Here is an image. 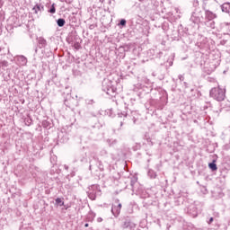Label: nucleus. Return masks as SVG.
Segmentation results:
<instances>
[{"instance_id":"1","label":"nucleus","mask_w":230,"mask_h":230,"mask_svg":"<svg viewBox=\"0 0 230 230\" xmlns=\"http://www.w3.org/2000/svg\"><path fill=\"white\" fill-rule=\"evenodd\" d=\"M210 96L217 100V102H224L226 100V91L221 88H212L210 90Z\"/></svg>"},{"instance_id":"2","label":"nucleus","mask_w":230,"mask_h":230,"mask_svg":"<svg viewBox=\"0 0 230 230\" xmlns=\"http://www.w3.org/2000/svg\"><path fill=\"white\" fill-rule=\"evenodd\" d=\"M102 91L109 96H112L116 93V89L112 85V81L109 79H103L102 81Z\"/></svg>"},{"instance_id":"3","label":"nucleus","mask_w":230,"mask_h":230,"mask_svg":"<svg viewBox=\"0 0 230 230\" xmlns=\"http://www.w3.org/2000/svg\"><path fill=\"white\" fill-rule=\"evenodd\" d=\"M102 195V190H100V185H92L88 192V197L91 200H96V197Z\"/></svg>"},{"instance_id":"4","label":"nucleus","mask_w":230,"mask_h":230,"mask_svg":"<svg viewBox=\"0 0 230 230\" xmlns=\"http://www.w3.org/2000/svg\"><path fill=\"white\" fill-rule=\"evenodd\" d=\"M111 213L113 217H119V213H121V203H119V200L115 202L111 207Z\"/></svg>"},{"instance_id":"5","label":"nucleus","mask_w":230,"mask_h":230,"mask_svg":"<svg viewBox=\"0 0 230 230\" xmlns=\"http://www.w3.org/2000/svg\"><path fill=\"white\" fill-rule=\"evenodd\" d=\"M122 227L123 229H128V227L129 229H134V227H136V224H134L132 220H130V218L128 217L124 220Z\"/></svg>"},{"instance_id":"6","label":"nucleus","mask_w":230,"mask_h":230,"mask_svg":"<svg viewBox=\"0 0 230 230\" xmlns=\"http://www.w3.org/2000/svg\"><path fill=\"white\" fill-rule=\"evenodd\" d=\"M217 19V14L209 10H205V21H213Z\"/></svg>"},{"instance_id":"7","label":"nucleus","mask_w":230,"mask_h":230,"mask_svg":"<svg viewBox=\"0 0 230 230\" xmlns=\"http://www.w3.org/2000/svg\"><path fill=\"white\" fill-rule=\"evenodd\" d=\"M190 21L194 24H199V22H200V17H199V15H197V13L193 12L190 16Z\"/></svg>"},{"instance_id":"8","label":"nucleus","mask_w":230,"mask_h":230,"mask_svg":"<svg viewBox=\"0 0 230 230\" xmlns=\"http://www.w3.org/2000/svg\"><path fill=\"white\" fill-rule=\"evenodd\" d=\"M38 44L40 49L46 48L48 46V41L43 37L38 38Z\"/></svg>"},{"instance_id":"9","label":"nucleus","mask_w":230,"mask_h":230,"mask_svg":"<svg viewBox=\"0 0 230 230\" xmlns=\"http://www.w3.org/2000/svg\"><path fill=\"white\" fill-rule=\"evenodd\" d=\"M221 10L225 13H229L230 12V3H225L221 5Z\"/></svg>"},{"instance_id":"10","label":"nucleus","mask_w":230,"mask_h":230,"mask_svg":"<svg viewBox=\"0 0 230 230\" xmlns=\"http://www.w3.org/2000/svg\"><path fill=\"white\" fill-rule=\"evenodd\" d=\"M205 26H207V28H210L211 30H215V21L211 20V21H208L205 20L204 22Z\"/></svg>"},{"instance_id":"11","label":"nucleus","mask_w":230,"mask_h":230,"mask_svg":"<svg viewBox=\"0 0 230 230\" xmlns=\"http://www.w3.org/2000/svg\"><path fill=\"white\" fill-rule=\"evenodd\" d=\"M18 62L20 66H26L28 64V59L24 56L18 57Z\"/></svg>"},{"instance_id":"12","label":"nucleus","mask_w":230,"mask_h":230,"mask_svg":"<svg viewBox=\"0 0 230 230\" xmlns=\"http://www.w3.org/2000/svg\"><path fill=\"white\" fill-rule=\"evenodd\" d=\"M35 13H39V12H44V5L37 4L33 8Z\"/></svg>"},{"instance_id":"13","label":"nucleus","mask_w":230,"mask_h":230,"mask_svg":"<svg viewBox=\"0 0 230 230\" xmlns=\"http://www.w3.org/2000/svg\"><path fill=\"white\" fill-rule=\"evenodd\" d=\"M57 24L59 26V28H62L66 25V20L64 18H59L57 21Z\"/></svg>"},{"instance_id":"14","label":"nucleus","mask_w":230,"mask_h":230,"mask_svg":"<svg viewBox=\"0 0 230 230\" xmlns=\"http://www.w3.org/2000/svg\"><path fill=\"white\" fill-rule=\"evenodd\" d=\"M208 167L210 168V170H212V172H217V170H218V167H217V164H215V161L208 164Z\"/></svg>"},{"instance_id":"15","label":"nucleus","mask_w":230,"mask_h":230,"mask_svg":"<svg viewBox=\"0 0 230 230\" xmlns=\"http://www.w3.org/2000/svg\"><path fill=\"white\" fill-rule=\"evenodd\" d=\"M55 6H56L55 4H51L50 8H49V11H48L49 13H56L57 8H56Z\"/></svg>"},{"instance_id":"16","label":"nucleus","mask_w":230,"mask_h":230,"mask_svg":"<svg viewBox=\"0 0 230 230\" xmlns=\"http://www.w3.org/2000/svg\"><path fill=\"white\" fill-rule=\"evenodd\" d=\"M56 204H57L58 206L62 207V206H64V201L62 200V199L57 198V199H56Z\"/></svg>"},{"instance_id":"17","label":"nucleus","mask_w":230,"mask_h":230,"mask_svg":"<svg viewBox=\"0 0 230 230\" xmlns=\"http://www.w3.org/2000/svg\"><path fill=\"white\" fill-rule=\"evenodd\" d=\"M50 123L48 120H43L42 122V127H44V128H48L49 127Z\"/></svg>"},{"instance_id":"18","label":"nucleus","mask_w":230,"mask_h":230,"mask_svg":"<svg viewBox=\"0 0 230 230\" xmlns=\"http://www.w3.org/2000/svg\"><path fill=\"white\" fill-rule=\"evenodd\" d=\"M148 175L151 177V179H155V172H154V171L150 170L148 172Z\"/></svg>"},{"instance_id":"19","label":"nucleus","mask_w":230,"mask_h":230,"mask_svg":"<svg viewBox=\"0 0 230 230\" xmlns=\"http://www.w3.org/2000/svg\"><path fill=\"white\" fill-rule=\"evenodd\" d=\"M119 24L120 26H127V20L125 19L120 20Z\"/></svg>"},{"instance_id":"20","label":"nucleus","mask_w":230,"mask_h":230,"mask_svg":"<svg viewBox=\"0 0 230 230\" xmlns=\"http://www.w3.org/2000/svg\"><path fill=\"white\" fill-rule=\"evenodd\" d=\"M74 48H75V49H80V48H82V47L80 46V43L75 42V43L74 44Z\"/></svg>"},{"instance_id":"21","label":"nucleus","mask_w":230,"mask_h":230,"mask_svg":"<svg viewBox=\"0 0 230 230\" xmlns=\"http://www.w3.org/2000/svg\"><path fill=\"white\" fill-rule=\"evenodd\" d=\"M193 6H194V8L199 7V0H194L193 1Z\"/></svg>"},{"instance_id":"22","label":"nucleus","mask_w":230,"mask_h":230,"mask_svg":"<svg viewBox=\"0 0 230 230\" xmlns=\"http://www.w3.org/2000/svg\"><path fill=\"white\" fill-rule=\"evenodd\" d=\"M65 105L71 109L73 106L69 103V101H65Z\"/></svg>"},{"instance_id":"23","label":"nucleus","mask_w":230,"mask_h":230,"mask_svg":"<svg viewBox=\"0 0 230 230\" xmlns=\"http://www.w3.org/2000/svg\"><path fill=\"white\" fill-rule=\"evenodd\" d=\"M31 119H25V123H27L28 125H31Z\"/></svg>"},{"instance_id":"24","label":"nucleus","mask_w":230,"mask_h":230,"mask_svg":"<svg viewBox=\"0 0 230 230\" xmlns=\"http://www.w3.org/2000/svg\"><path fill=\"white\" fill-rule=\"evenodd\" d=\"M178 78H179V80H180L181 82H184V75H180L178 76Z\"/></svg>"},{"instance_id":"25","label":"nucleus","mask_w":230,"mask_h":230,"mask_svg":"<svg viewBox=\"0 0 230 230\" xmlns=\"http://www.w3.org/2000/svg\"><path fill=\"white\" fill-rule=\"evenodd\" d=\"M213 220H215V218L210 217L208 221V224H213Z\"/></svg>"},{"instance_id":"26","label":"nucleus","mask_w":230,"mask_h":230,"mask_svg":"<svg viewBox=\"0 0 230 230\" xmlns=\"http://www.w3.org/2000/svg\"><path fill=\"white\" fill-rule=\"evenodd\" d=\"M89 105H93V103H94V101L93 100H90V101H88V102H87Z\"/></svg>"},{"instance_id":"27","label":"nucleus","mask_w":230,"mask_h":230,"mask_svg":"<svg viewBox=\"0 0 230 230\" xmlns=\"http://www.w3.org/2000/svg\"><path fill=\"white\" fill-rule=\"evenodd\" d=\"M97 222H103V218L99 217V218L97 219Z\"/></svg>"},{"instance_id":"28","label":"nucleus","mask_w":230,"mask_h":230,"mask_svg":"<svg viewBox=\"0 0 230 230\" xmlns=\"http://www.w3.org/2000/svg\"><path fill=\"white\" fill-rule=\"evenodd\" d=\"M65 170H69V166L64 165Z\"/></svg>"},{"instance_id":"29","label":"nucleus","mask_w":230,"mask_h":230,"mask_svg":"<svg viewBox=\"0 0 230 230\" xmlns=\"http://www.w3.org/2000/svg\"><path fill=\"white\" fill-rule=\"evenodd\" d=\"M84 227H89L88 223H86V224L84 225Z\"/></svg>"},{"instance_id":"30","label":"nucleus","mask_w":230,"mask_h":230,"mask_svg":"<svg viewBox=\"0 0 230 230\" xmlns=\"http://www.w3.org/2000/svg\"><path fill=\"white\" fill-rule=\"evenodd\" d=\"M120 127H123V121L120 122Z\"/></svg>"},{"instance_id":"31","label":"nucleus","mask_w":230,"mask_h":230,"mask_svg":"<svg viewBox=\"0 0 230 230\" xmlns=\"http://www.w3.org/2000/svg\"><path fill=\"white\" fill-rule=\"evenodd\" d=\"M89 169H90V170H93V165H90Z\"/></svg>"},{"instance_id":"32","label":"nucleus","mask_w":230,"mask_h":230,"mask_svg":"<svg viewBox=\"0 0 230 230\" xmlns=\"http://www.w3.org/2000/svg\"><path fill=\"white\" fill-rule=\"evenodd\" d=\"M197 184H199V181H197Z\"/></svg>"}]
</instances>
